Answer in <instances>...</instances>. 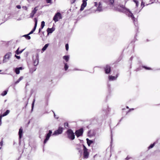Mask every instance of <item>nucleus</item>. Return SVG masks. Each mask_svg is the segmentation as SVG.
I'll return each mask as SVG.
<instances>
[{"instance_id":"nucleus-1","label":"nucleus","mask_w":160,"mask_h":160,"mask_svg":"<svg viewBox=\"0 0 160 160\" xmlns=\"http://www.w3.org/2000/svg\"><path fill=\"white\" fill-rule=\"evenodd\" d=\"M120 7L122 8V12H126L128 14V17H131L134 24L136 25V24H137V20L135 21V18L133 15V14L129 10V9L125 8L124 6L123 5L120 6Z\"/></svg>"},{"instance_id":"nucleus-2","label":"nucleus","mask_w":160,"mask_h":160,"mask_svg":"<svg viewBox=\"0 0 160 160\" xmlns=\"http://www.w3.org/2000/svg\"><path fill=\"white\" fill-rule=\"evenodd\" d=\"M66 133L68 135V138L71 140H73L75 138V135L72 131L71 129H68Z\"/></svg>"},{"instance_id":"nucleus-3","label":"nucleus","mask_w":160,"mask_h":160,"mask_svg":"<svg viewBox=\"0 0 160 160\" xmlns=\"http://www.w3.org/2000/svg\"><path fill=\"white\" fill-rule=\"evenodd\" d=\"M62 18V15L60 13L58 12L56 13L53 17V20L55 22H56L58 21V20Z\"/></svg>"},{"instance_id":"nucleus-4","label":"nucleus","mask_w":160,"mask_h":160,"mask_svg":"<svg viewBox=\"0 0 160 160\" xmlns=\"http://www.w3.org/2000/svg\"><path fill=\"white\" fill-rule=\"evenodd\" d=\"M12 55V53L10 52L7 53L4 56L3 60V62L5 63L7 62L8 60L10 58Z\"/></svg>"},{"instance_id":"nucleus-5","label":"nucleus","mask_w":160,"mask_h":160,"mask_svg":"<svg viewBox=\"0 0 160 160\" xmlns=\"http://www.w3.org/2000/svg\"><path fill=\"white\" fill-rule=\"evenodd\" d=\"M83 157L85 158H87L88 157L89 153L88 151V149L85 146L83 145Z\"/></svg>"},{"instance_id":"nucleus-6","label":"nucleus","mask_w":160,"mask_h":160,"mask_svg":"<svg viewBox=\"0 0 160 160\" xmlns=\"http://www.w3.org/2000/svg\"><path fill=\"white\" fill-rule=\"evenodd\" d=\"M63 128L61 127H59L57 130L55 131L53 135H57L62 133L63 131Z\"/></svg>"},{"instance_id":"nucleus-7","label":"nucleus","mask_w":160,"mask_h":160,"mask_svg":"<svg viewBox=\"0 0 160 160\" xmlns=\"http://www.w3.org/2000/svg\"><path fill=\"white\" fill-rule=\"evenodd\" d=\"M83 133V129L82 128H81L80 129L77 130L76 131L75 133L78 138L82 136Z\"/></svg>"},{"instance_id":"nucleus-8","label":"nucleus","mask_w":160,"mask_h":160,"mask_svg":"<svg viewBox=\"0 0 160 160\" xmlns=\"http://www.w3.org/2000/svg\"><path fill=\"white\" fill-rule=\"evenodd\" d=\"M36 59L35 60H34L33 59L34 62H33V64L35 66H37L39 62V55L38 53H37L36 55Z\"/></svg>"},{"instance_id":"nucleus-9","label":"nucleus","mask_w":160,"mask_h":160,"mask_svg":"<svg viewBox=\"0 0 160 160\" xmlns=\"http://www.w3.org/2000/svg\"><path fill=\"white\" fill-rule=\"evenodd\" d=\"M52 133V132L51 130H50L49 131V133H48L46 136V138L44 140V143L45 144L48 141L50 137L51 136V135Z\"/></svg>"},{"instance_id":"nucleus-10","label":"nucleus","mask_w":160,"mask_h":160,"mask_svg":"<svg viewBox=\"0 0 160 160\" xmlns=\"http://www.w3.org/2000/svg\"><path fill=\"white\" fill-rule=\"evenodd\" d=\"M37 10V7H35L30 13V17L31 18H32L34 17V14L36 13Z\"/></svg>"},{"instance_id":"nucleus-11","label":"nucleus","mask_w":160,"mask_h":160,"mask_svg":"<svg viewBox=\"0 0 160 160\" xmlns=\"http://www.w3.org/2000/svg\"><path fill=\"white\" fill-rule=\"evenodd\" d=\"M82 4L81 8L80 9V10L82 11L83 10L84 8L87 5V2L84 0H82Z\"/></svg>"},{"instance_id":"nucleus-12","label":"nucleus","mask_w":160,"mask_h":160,"mask_svg":"<svg viewBox=\"0 0 160 160\" xmlns=\"http://www.w3.org/2000/svg\"><path fill=\"white\" fill-rule=\"evenodd\" d=\"M104 70L106 73L108 74L110 72L111 67L107 65H106V67L105 68Z\"/></svg>"},{"instance_id":"nucleus-13","label":"nucleus","mask_w":160,"mask_h":160,"mask_svg":"<svg viewBox=\"0 0 160 160\" xmlns=\"http://www.w3.org/2000/svg\"><path fill=\"white\" fill-rule=\"evenodd\" d=\"M34 21L35 22L34 26L33 29L32 30L33 32L35 30L36 27H37V23H38L37 19L36 18H34Z\"/></svg>"},{"instance_id":"nucleus-14","label":"nucleus","mask_w":160,"mask_h":160,"mask_svg":"<svg viewBox=\"0 0 160 160\" xmlns=\"http://www.w3.org/2000/svg\"><path fill=\"white\" fill-rule=\"evenodd\" d=\"M34 21L35 22L34 26L33 29L32 30L33 32L35 30L36 27H37V23H38L37 19L36 18H34Z\"/></svg>"},{"instance_id":"nucleus-15","label":"nucleus","mask_w":160,"mask_h":160,"mask_svg":"<svg viewBox=\"0 0 160 160\" xmlns=\"http://www.w3.org/2000/svg\"><path fill=\"white\" fill-rule=\"evenodd\" d=\"M22 128H20L19 129L18 132L19 138V139H21L22 138Z\"/></svg>"},{"instance_id":"nucleus-16","label":"nucleus","mask_w":160,"mask_h":160,"mask_svg":"<svg viewBox=\"0 0 160 160\" xmlns=\"http://www.w3.org/2000/svg\"><path fill=\"white\" fill-rule=\"evenodd\" d=\"M118 76V74L117 75V76L116 77L112 76H109V80L110 81H113V80H116V78H117Z\"/></svg>"},{"instance_id":"nucleus-17","label":"nucleus","mask_w":160,"mask_h":160,"mask_svg":"<svg viewBox=\"0 0 160 160\" xmlns=\"http://www.w3.org/2000/svg\"><path fill=\"white\" fill-rule=\"evenodd\" d=\"M55 29L53 28H48L47 30V31L48 33V34L49 33H52V32L54 31Z\"/></svg>"},{"instance_id":"nucleus-18","label":"nucleus","mask_w":160,"mask_h":160,"mask_svg":"<svg viewBox=\"0 0 160 160\" xmlns=\"http://www.w3.org/2000/svg\"><path fill=\"white\" fill-rule=\"evenodd\" d=\"M86 140L87 141V144L89 146H90L91 144L93 142V141L90 140L88 138H87Z\"/></svg>"},{"instance_id":"nucleus-19","label":"nucleus","mask_w":160,"mask_h":160,"mask_svg":"<svg viewBox=\"0 0 160 160\" xmlns=\"http://www.w3.org/2000/svg\"><path fill=\"white\" fill-rule=\"evenodd\" d=\"M48 43L44 45V46L42 48V52H43L45 51L46 49L48 47Z\"/></svg>"},{"instance_id":"nucleus-20","label":"nucleus","mask_w":160,"mask_h":160,"mask_svg":"<svg viewBox=\"0 0 160 160\" xmlns=\"http://www.w3.org/2000/svg\"><path fill=\"white\" fill-rule=\"evenodd\" d=\"M10 112L9 110H7L5 112H4L2 115H1L2 116L4 117L8 115Z\"/></svg>"},{"instance_id":"nucleus-21","label":"nucleus","mask_w":160,"mask_h":160,"mask_svg":"<svg viewBox=\"0 0 160 160\" xmlns=\"http://www.w3.org/2000/svg\"><path fill=\"white\" fill-rule=\"evenodd\" d=\"M69 58V56H64L63 57V58L66 61V62L68 61Z\"/></svg>"},{"instance_id":"nucleus-22","label":"nucleus","mask_w":160,"mask_h":160,"mask_svg":"<svg viewBox=\"0 0 160 160\" xmlns=\"http://www.w3.org/2000/svg\"><path fill=\"white\" fill-rule=\"evenodd\" d=\"M23 77H20L18 79V80L15 82V84H17L19 82L23 79Z\"/></svg>"},{"instance_id":"nucleus-23","label":"nucleus","mask_w":160,"mask_h":160,"mask_svg":"<svg viewBox=\"0 0 160 160\" xmlns=\"http://www.w3.org/2000/svg\"><path fill=\"white\" fill-rule=\"evenodd\" d=\"M101 4L100 2L99 3V6L97 8V10L100 12L102 11V7L100 6Z\"/></svg>"},{"instance_id":"nucleus-24","label":"nucleus","mask_w":160,"mask_h":160,"mask_svg":"<svg viewBox=\"0 0 160 160\" xmlns=\"http://www.w3.org/2000/svg\"><path fill=\"white\" fill-rule=\"evenodd\" d=\"M19 49V48H18L17 50L16 51V53L17 55H19L24 50V49L20 51L19 52H18V50Z\"/></svg>"},{"instance_id":"nucleus-25","label":"nucleus","mask_w":160,"mask_h":160,"mask_svg":"<svg viewBox=\"0 0 160 160\" xmlns=\"http://www.w3.org/2000/svg\"><path fill=\"white\" fill-rule=\"evenodd\" d=\"M19 49V48H18L17 50L16 51V53L17 55H19L24 50V49L20 51L19 52H18V50Z\"/></svg>"},{"instance_id":"nucleus-26","label":"nucleus","mask_w":160,"mask_h":160,"mask_svg":"<svg viewBox=\"0 0 160 160\" xmlns=\"http://www.w3.org/2000/svg\"><path fill=\"white\" fill-rule=\"evenodd\" d=\"M15 72L16 74H19L20 73V70H19V68H16L15 69Z\"/></svg>"},{"instance_id":"nucleus-27","label":"nucleus","mask_w":160,"mask_h":160,"mask_svg":"<svg viewBox=\"0 0 160 160\" xmlns=\"http://www.w3.org/2000/svg\"><path fill=\"white\" fill-rule=\"evenodd\" d=\"M7 91L5 90L1 94V95L2 96H4L6 95L7 93Z\"/></svg>"},{"instance_id":"nucleus-28","label":"nucleus","mask_w":160,"mask_h":160,"mask_svg":"<svg viewBox=\"0 0 160 160\" xmlns=\"http://www.w3.org/2000/svg\"><path fill=\"white\" fill-rule=\"evenodd\" d=\"M64 69L65 71H66L67 70L68 68V66L67 65V63H64Z\"/></svg>"},{"instance_id":"nucleus-29","label":"nucleus","mask_w":160,"mask_h":160,"mask_svg":"<svg viewBox=\"0 0 160 160\" xmlns=\"http://www.w3.org/2000/svg\"><path fill=\"white\" fill-rule=\"evenodd\" d=\"M29 35H28V34L27 35H25L23 36L25 37L26 39H27L28 40H30L31 39V37L29 36Z\"/></svg>"},{"instance_id":"nucleus-30","label":"nucleus","mask_w":160,"mask_h":160,"mask_svg":"<svg viewBox=\"0 0 160 160\" xmlns=\"http://www.w3.org/2000/svg\"><path fill=\"white\" fill-rule=\"evenodd\" d=\"M45 26V22L43 21L42 22L41 24V29H42Z\"/></svg>"},{"instance_id":"nucleus-31","label":"nucleus","mask_w":160,"mask_h":160,"mask_svg":"<svg viewBox=\"0 0 160 160\" xmlns=\"http://www.w3.org/2000/svg\"><path fill=\"white\" fill-rule=\"evenodd\" d=\"M133 2L136 3V7H138V2L137 0H133Z\"/></svg>"},{"instance_id":"nucleus-32","label":"nucleus","mask_w":160,"mask_h":160,"mask_svg":"<svg viewBox=\"0 0 160 160\" xmlns=\"http://www.w3.org/2000/svg\"><path fill=\"white\" fill-rule=\"evenodd\" d=\"M155 143V142H154L153 144H151L148 147V148L150 149L152 148L154 146Z\"/></svg>"},{"instance_id":"nucleus-33","label":"nucleus","mask_w":160,"mask_h":160,"mask_svg":"<svg viewBox=\"0 0 160 160\" xmlns=\"http://www.w3.org/2000/svg\"><path fill=\"white\" fill-rule=\"evenodd\" d=\"M64 126L65 127V128H66V127H68V122H65L64 123Z\"/></svg>"},{"instance_id":"nucleus-34","label":"nucleus","mask_w":160,"mask_h":160,"mask_svg":"<svg viewBox=\"0 0 160 160\" xmlns=\"http://www.w3.org/2000/svg\"><path fill=\"white\" fill-rule=\"evenodd\" d=\"M65 48H66V50L68 51V48H69V46H68V44H66Z\"/></svg>"},{"instance_id":"nucleus-35","label":"nucleus","mask_w":160,"mask_h":160,"mask_svg":"<svg viewBox=\"0 0 160 160\" xmlns=\"http://www.w3.org/2000/svg\"><path fill=\"white\" fill-rule=\"evenodd\" d=\"M109 1L110 2V3L111 5L113 4L114 2V0H109Z\"/></svg>"},{"instance_id":"nucleus-36","label":"nucleus","mask_w":160,"mask_h":160,"mask_svg":"<svg viewBox=\"0 0 160 160\" xmlns=\"http://www.w3.org/2000/svg\"><path fill=\"white\" fill-rule=\"evenodd\" d=\"M144 4H145L143 2V1H142L141 3V6L142 7V9L144 6H145Z\"/></svg>"},{"instance_id":"nucleus-37","label":"nucleus","mask_w":160,"mask_h":160,"mask_svg":"<svg viewBox=\"0 0 160 160\" xmlns=\"http://www.w3.org/2000/svg\"><path fill=\"white\" fill-rule=\"evenodd\" d=\"M35 101V99H34L33 100V102L32 104V110L33 109V107H34V102Z\"/></svg>"},{"instance_id":"nucleus-38","label":"nucleus","mask_w":160,"mask_h":160,"mask_svg":"<svg viewBox=\"0 0 160 160\" xmlns=\"http://www.w3.org/2000/svg\"><path fill=\"white\" fill-rule=\"evenodd\" d=\"M3 117L1 115H0V125H1L2 124V118Z\"/></svg>"},{"instance_id":"nucleus-39","label":"nucleus","mask_w":160,"mask_h":160,"mask_svg":"<svg viewBox=\"0 0 160 160\" xmlns=\"http://www.w3.org/2000/svg\"><path fill=\"white\" fill-rule=\"evenodd\" d=\"M46 1L47 3H52V0H46Z\"/></svg>"},{"instance_id":"nucleus-40","label":"nucleus","mask_w":160,"mask_h":160,"mask_svg":"<svg viewBox=\"0 0 160 160\" xmlns=\"http://www.w3.org/2000/svg\"><path fill=\"white\" fill-rule=\"evenodd\" d=\"M22 8L26 10H27L28 8L26 6H23Z\"/></svg>"},{"instance_id":"nucleus-41","label":"nucleus","mask_w":160,"mask_h":160,"mask_svg":"<svg viewBox=\"0 0 160 160\" xmlns=\"http://www.w3.org/2000/svg\"><path fill=\"white\" fill-rule=\"evenodd\" d=\"M143 67L144 68H145L146 69H148V70H150L151 69L150 68H148L146 67H145V66H143Z\"/></svg>"},{"instance_id":"nucleus-42","label":"nucleus","mask_w":160,"mask_h":160,"mask_svg":"<svg viewBox=\"0 0 160 160\" xmlns=\"http://www.w3.org/2000/svg\"><path fill=\"white\" fill-rule=\"evenodd\" d=\"M15 56L18 59H20V57L19 56H17L16 55H15Z\"/></svg>"},{"instance_id":"nucleus-43","label":"nucleus","mask_w":160,"mask_h":160,"mask_svg":"<svg viewBox=\"0 0 160 160\" xmlns=\"http://www.w3.org/2000/svg\"><path fill=\"white\" fill-rule=\"evenodd\" d=\"M16 7L18 9H20L21 8V6L20 5H17V6H16Z\"/></svg>"},{"instance_id":"nucleus-44","label":"nucleus","mask_w":160,"mask_h":160,"mask_svg":"<svg viewBox=\"0 0 160 160\" xmlns=\"http://www.w3.org/2000/svg\"><path fill=\"white\" fill-rule=\"evenodd\" d=\"M33 32L32 31H31L28 34V35H30L31 34H32L33 33Z\"/></svg>"},{"instance_id":"nucleus-45","label":"nucleus","mask_w":160,"mask_h":160,"mask_svg":"<svg viewBox=\"0 0 160 160\" xmlns=\"http://www.w3.org/2000/svg\"><path fill=\"white\" fill-rule=\"evenodd\" d=\"M130 158L128 156H127L126 158H125V159L127 160H128Z\"/></svg>"},{"instance_id":"nucleus-46","label":"nucleus","mask_w":160,"mask_h":160,"mask_svg":"<svg viewBox=\"0 0 160 160\" xmlns=\"http://www.w3.org/2000/svg\"><path fill=\"white\" fill-rule=\"evenodd\" d=\"M53 112V113H54V117H55V118H56L57 119L58 118V117H57V118H56V115H55V113H54V112Z\"/></svg>"},{"instance_id":"nucleus-47","label":"nucleus","mask_w":160,"mask_h":160,"mask_svg":"<svg viewBox=\"0 0 160 160\" xmlns=\"http://www.w3.org/2000/svg\"><path fill=\"white\" fill-rule=\"evenodd\" d=\"M19 68V70H22V67H20L19 68Z\"/></svg>"},{"instance_id":"nucleus-48","label":"nucleus","mask_w":160,"mask_h":160,"mask_svg":"<svg viewBox=\"0 0 160 160\" xmlns=\"http://www.w3.org/2000/svg\"><path fill=\"white\" fill-rule=\"evenodd\" d=\"M42 29H41V28H40L39 29V32H38V33H39L40 32H41V30Z\"/></svg>"},{"instance_id":"nucleus-49","label":"nucleus","mask_w":160,"mask_h":160,"mask_svg":"<svg viewBox=\"0 0 160 160\" xmlns=\"http://www.w3.org/2000/svg\"><path fill=\"white\" fill-rule=\"evenodd\" d=\"M42 29H41V28H40L39 29V32H38V33H39L40 32H41V30Z\"/></svg>"},{"instance_id":"nucleus-50","label":"nucleus","mask_w":160,"mask_h":160,"mask_svg":"<svg viewBox=\"0 0 160 160\" xmlns=\"http://www.w3.org/2000/svg\"><path fill=\"white\" fill-rule=\"evenodd\" d=\"M2 143H3L2 141H1V142H0L1 145H2Z\"/></svg>"},{"instance_id":"nucleus-51","label":"nucleus","mask_w":160,"mask_h":160,"mask_svg":"<svg viewBox=\"0 0 160 160\" xmlns=\"http://www.w3.org/2000/svg\"><path fill=\"white\" fill-rule=\"evenodd\" d=\"M133 58V57H131L130 58V60L132 61Z\"/></svg>"},{"instance_id":"nucleus-52","label":"nucleus","mask_w":160,"mask_h":160,"mask_svg":"<svg viewBox=\"0 0 160 160\" xmlns=\"http://www.w3.org/2000/svg\"><path fill=\"white\" fill-rule=\"evenodd\" d=\"M36 70V68H34V71H35Z\"/></svg>"},{"instance_id":"nucleus-53","label":"nucleus","mask_w":160,"mask_h":160,"mask_svg":"<svg viewBox=\"0 0 160 160\" xmlns=\"http://www.w3.org/2000/svg\"><path fill=\"white\" fill-rule=\"evenodd\" d=\"M76 0H74V1H73V2H74L75 1H76Z\"/></svg>"},{"instance_id":"nucleus-54","label":"nucleus","mask_w":160,"mask_h":160,"mask_svg":"<svg viewBox=\"0 0 160 160\" xmlns=\"http://www.w3.org/2000/svg\"><path fill=\"white\" fill-rule=\"evenodd\" d=\"M140 11V10H139L138 12L139 13Z\"/></svg>"},{"instance_id":"nucleus-55","label":"nucleus","mask_w":160,"mask_h":160,"mask_svg":"<svg viewBox=\"0 0 160 160\" xmlns=\"http://www.w3.org/2000/svg\"><path fill=\"white\" fill-rule=\"evenodd\" d=\"M133 109H134L132 108V109H130V110H133Z\"/></svg>"},{"instance_id":"nucleus-56","label":"nucleus","mask_w":160,"mask_h":160,"mask_svg":"<svg viewBox=\"0 0 160 160\" xmlns=\"http://www.w3.org/2000/svg\"><path fill=\"white\" fill-rule=\"evenodd\" d=\"M20 52V51H19V50H18V52Z\"/></svg>"},{"instance_id":"nucleus-57","label":"nucleus","mask_w":160,"mask_h":160,"mask_svg":"<svg viewBox=\"0 0 160 160\" xmlns=\"http://www.w3.org/2000/svg\"><path fill=\"white\" fill-rule=\"evenodd\" d=\"M1 148L0 147V149H1Z\"/></svg>"},{"instance_id":"nucleus-58","label":"nucleus","mask_w":160,"mask_h":160,"mask_svg":"<svg viewBox=\"0 0 160 160\" xmlns=\"http://www.w3.org/2000/svg\"><path fill=\"white\" fill-rule=\"evenodd\" d=\"M1 70H0V72H1Z\"/></svg>"}]
</instances>
